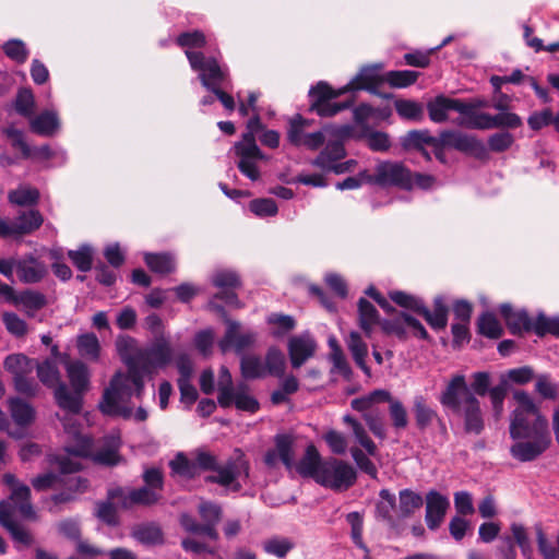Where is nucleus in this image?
<instances>
[{"label":"nucleus","instance_id":"5fc2aeb1","mask_svg":"<svg viewBox=\"0 0 559 559\" xmlns=\"http://www.w3.org/2000/svg\"><path fill=\"white\" fill-rule=\"evenodd\" d=\"M477 332L489 338H499L503 330L495 317L490 312L483 313L477 320Z\"/></svg>","mask_w":559,"mask_h":559},{"label":"nucleus","instance_id":"ea45409f","mask_svg":"<svg viewBox=\"0 0 559 559\" xmlns=\"http://www.w3.org/2000/svg\"><path fill=\"white\" fill-rule=\"evenodd\" d=\"M399 501L397 518L401 520L412 516L424 503L423 497L411 489L401 490Z\"/></svg>","mask_w":559,"mask_h":559},{"label":"nucleus","instance_id":"5701e85b","mask_svg":"<svg viewBox=\"0 0 559 559\" xmlns=\"http://www.w3.org/2000/svg\"><path fill=\"white\" fill-rule=\"evenodd\" d=\"M500 313L506 321L509 331L513 335H520L523 332H531L533 320L524 310H514L510 305H502Z\"/></svg>","mask_w":559,"mask_h":559},{"label":"nucleus","instance_id":"7ed1b4c3","mask_svg":"<svg viewBox=\"0 0 559 559\" xmlns=\"http://www.w3.org/2000/svg\"><path fill=\"white\" fill-rule=\"evenodd\" d=\"M516 407L511 414L509 432L512 439H523L535 435L536 428L549 432L548 421L540 414L532 396L524 390L513 392Z\"/></svg>","mask_w":559,"mask_h":559},{"label":"nucleus","instance_id":"2eb2a0df","mask_svg":"<svg viewBox=\"0 0 559 559\" xmlns=\"http://www.w3.org/2000/svg\"><path fill=\"white\" fill-rule=\"evenodd\" d=\"M468 396L475 395L468 389L465 377L463 374H455L441 392L439 402L445 408L460 413L464 405H466Z\"/></svg>","mask_w":559,"mask_h":559},{"label":"nucleus","instance_id":"4d7b16f0","mask_svg":"<svg viewBox=\"0 0 559 559\" xmlns=\"http://www.w3.org/2000/svg\"><path fill=\"white\" fill-rule=\"evenodd\" d=\"M263 550L273 555L277 558H285L287 554L295 547V544L292 539L287 537H272L263 542Z\"/></svg>","mask_w":559,"mask_h":559},{"label":"nucleus","instance_id":"e433bc0d","mask_svg":"<svg viewBox=\"0 0 559 559\" xmlns=\"http://www.w3.org/2000/svg\"><path fill=\"white\" fill-rule=\"evenodd\" d=\"M199 78L202 85L212 92L223 86L227 75L216 60L207 59V63L200 72Z\"/></svg>","mask_w":559,"mask_h":559},{"label":"nucleus","instance_id":"a878e982","mask_svg":"<svg viewBox=\"0 0 559 559\" xmlns=\"http://www.w3.org/2000/svg\"><path fill=\"white\" fill-rule=\"evenodd\" d=\"M380 500L376 504L377 519L385 522L391 527H395L401 519L397 518L396 499L388 489L379 492Z\"/></svg>","mask_w":559,"mask_h":559},{"label":"nucleus","instance_id":"774afa93","mask_svg":"<svg viewBox=\"0 0 559 559\" xmlns=\"http://www.w3.org/2000/svg\"><path fill=\"white\" fill-rule=\"evenodd\" d=\"M361 417L374 437L381 440L386 438L384 417L378 408L361 415Z\"/></svg>","mask_w":559,"mask_h":559},{"label":"nucleus","instance_id":"603ef678","mask_svg":"<svg viewBox=\"0 0 559 559\" xmlns=\"http://www.w3.org/2000/svg\"><path fill=\"white\" fill-rule=\"evenodd\" d=\"M79 354L90 360H97L99 357L100 345L94 333L82 334L78 337Z\"/></svg>","mask_w":559,"mask_h":559},{"label":"nucleus","instance_id":"338daca9","mask_svg":"<svg viewBox=\"0 0 559 559\" xmlns=\"http://www.w3.org/2000/svg\"><path fill=\"white\" fill-rule=\"evenodd\" d=\"M394 105L400 117L415 121L423 119L424 109L419 103L408 99H400L396 100Z\"/></svg>","mask_w":559,"mask_h":559},{"label":"nucleus","instance_id":"de8ad7c7","mask_svg":"<svg viewBox=\"0 0 559 559\" xmlns=\"http://www.w3.org/2000/svg\"><path fill=\"white\" fill-rule=\"evenodd\" d=\"M40 194L36 188L21 186L8 193V200L11 204L17 206H33L39 201Z\"/></svg>","mask_w":559,"mask_h":559},{"label":"nucleus","instance_id":"4c0bfd02","mask_svg":"<svg viewBox=\"0 0 559 559\" xmlns=\"http://www.w3.org/2000/svg\"><path fill=\"white\" fill-rule=\"evenodd\" d=\"M116 348L128 369H135L136 357L141 349L138 347L136 340L129 335H120L116 340Z\"/></svg>","mask_w":559,"mask_h":559},{"label":"nucleus","instance_id":"1a4fd4ad","mask_svg":"<svg viewBox=\"0 0 559 559\" xmlns=\"http://www.w3.org/2000/svg\"><path fill=\"white\" fill-rule=\"evenodd\" d=\"M171 359L173 348L170 342L164 334H160L155 336L147 347L140 349L135 369L152 373L156 369L167 366Z\"/></svg>","mask_w":559,"mask_h":559},{"label":"nucleus","instance_id":"e2e57ef3","mask_svg":"<svg viewBox=\"0 0 559 559\" xmlns=\"http://www.w3.org/2000/svg\"><path fill=\"white\" fill-rule=\"evenodd\" d=\"M532 331L539 337L550 334L555 337H559V318H548L540 313L533 321Z\"/></svg>","mask_w":559,"mask_h":559},{"label":"nucleus","instance_id":"0eeeda50","mask_svg":"<svg viewBox=\"0 0 559 559\" xmlns=\"http://www.w3.org/2000/svg\"><path fill=\"white\" fill-rule=\"evenodd\" d=\"M357 479L355 468L347 462L329 457L323 460L317 483L336 491L347 490Z\"/></svg>","mask_w":559,"mask_h":559},{"label":"nucleus","instance_id":"37998d69","mask_svg":"<svg viewBox=\"0 0 559 559\" xmlns=\"http://www.w3.org/2000/svg\"><path fill=\"white\" fill-rule=\"evenodd\" d=\"M274 443L280 461H282L286 468L290 469L294 465L295 437L289 433H278L274 437Z\"/></svg>","mask_w":559,"mask_h":559},{"label":"nucleus","instance_id":"6ab92c4d","mask_svg":"<svg viewBox=\"0 0 559 559\" xmlns=\"http://www.w3.org/2000/svg\"><path fill=\"white\" fill-rule=\"evenodd\" d=\"M227 329L224 337L219 342V347L223 352H226L230 347H234L236 352H242L250 347L255 342V333L248 331L241 333L239 331L240 324L237 321L227 319Z\"/></svg>","mask_w":559,"mask_h":559},{"label":"nucleus","instance_id":"bf43d9fd","mask_svg":"<svg viewBox=\"0 0 559 559\" xmlns=\"http://www.w3.org/2000/svg\"><path fill=\"white\" fill-rule=\"evenodd\" d=\"M131 499L129 501L132 502V507H152L159 502L162 499V493L156 492L150 487H140L131 489Z\"/></svg>","mask_w":559,"mask_h":559},{"label":"nucleus","instance_id":"393cba45","mask_svg":"<svg viewBox=\"0 0 559 559\" xmlns=\"http://www.w3.org/2000/svg\"><path fill=\"white\" fill-rule=\"evenodd\" d=\"M449 308L442 296L433 299V309L429 310L425 305L420 307L417 314L421 316L431 329L436 331L444 330L448 324Z\"/></svg>","mask_w":559,"mask_h":559},{"label":"nucleus","instance_id":"8fccbe9b","mask_svg":"<svg viewBox=\"0 0 559 559\" xmlns=\"http://www.w3.org/2000/svg\"><path fill=\"white\" fill-rule=\"evenodd\" d=\"M71 386L74 391L86 392L88 389V371L81 361L71 362L67 368Z\"/></svg>","mask_w":559,"mask_h":559},{"label":"nucleus","instance_id":"f704fd0d","mask_svg":"<svg viewBox=\"0 0 559 559\" xmlns=\"http://www.w3.org/2000/svg\"><path fill=\"white\" fill-rule=\"evenodd\" d=\"M346 344L356 365L367 377H371V370L366 364L368 347L360 334L356 331H352L346 340Z\"/></svg>","mask_w":559,"mask_h":559},{"label":"nucleus","instance_id":"f03ea898","mask_svg":"<svg viewBox=\"0 0 559 559\" xmlns=\"http://www.w3.org/2000/svg\"><path fill=\"white\" fill-rule=\"evenodd\" d=\"M237 457L229 459L224 465H219L217 457L206 451H198L194 459L197 471H213L216 475L205 477L207 483L218 484L223 487L230 488L234 492L241 490L242 486L238 478L247 480L249 478L250 464L245 455L237 450Z\"/></svg>","mask_w":559,"mask_h":559},{"label":"nucleus","instance_id":"4be33fe9","mask_svg":"<svg viewBox=\"0 0 559 559\" xmlns=\"http://www.w3.org/2000/svg\"><path fill=\"white\" fill-rule=\"evenodd\" d=\"M463 109L460 114L463 116L457 120V124L467 129L474 130H489L491 129L492 115L487 112L476 111V105L462 100Z\"/></svg>","mask_w":559,"mask_h":559},{"label":"nucleus","instance_id":"39448f33","mask_svg":"<svg viewBox=\"0 0 559 559\" xmlns=\"http://www.w3.org/2000/svg\"><path fill=\"white\" fill-rule=\"evenodd\" d=\"M343 423L350 427L352 433L356 442L366 451L364 452L360 448L353 447L350 449V455L354 462L362 473L367 474L372 479H376L378 477V468L374 465V463L368 457V455L377 456V444L369 437L364 425L357 418L353 417L352 415H344Z\"/></svg>","mask_w":559,"mask_h":559},{"label":"nucleus","instance_id":"58836bf2","mask_svg":"<svg viewBox=\"0 0 559 559\" xmlns=\"http://www.w3.org/2000/svg\"><path fill=\"white\" fill-rule=\"evenodd\" d=\"M14 305L22 306L28 316H33V312L47 306V298L40 292L25 289L20 292L16 298H14Z\"/></svg>","mask_w":559,"mask_h":559},{"label":"nucleus","instance_id":"2f4dec72","mask_svg":"<svg viewBox=\"0 0 559 559\" xmlns=\"http://www.w3.org/2000/svg\"><path fill=\"white\" fill-rule=\"evenodd\" d=\"M322 460L320 453L314 444H309L306 448L305 454L296 465V471L302 477H310L317 480L321 471Z\"/></svg>","mask_w":559,"mask_h":559},{"label":"nucleus","instance_id":"72a5a7b5","mask_svg":"<svg viewBox=\"0 0 559 559\" xmlns=\"http://www.w3.org/2000/svg\"><path fill=\"white\" fill-rule=\"evenodd\" d=\"M379 312L376 307L366 298L358 300V324L367 337H371L372 329L380 325Z\"/></svg>","mask_w":559,"mask_h":559},{"label":"nucleus","instance_id":"79ce46f5","mask_svg":"<svg viewBox=\"0 0 559 559\" xmlns=\"http://www.w3.org/2000/svg\"><path fill=\"white\" fill-rule=\"evenodd\" d=\"M217 388V402L219 406L223 408L230 407L233 405L235 388L233 385L231 374L226 366L219 368Z\"/></svg>","mask_w":559,"mask_h":559},{"label":"nucleus","instance_id":"20e7f679","mask_svg":"<svg viewBox=\"0 0 559 559\" xmlns=\"http://www.w3.org/2000/svg\"><path fill=\"white\" fill-rule=\"evenodd\" d=\"M132 395V369H129L127 374L119 372L112 377L109 386L104 391L99 408L106 415L129 418L132 415V408L121 403Z\"/></svg>","mask_w":559,"mask_h":559},{"label":"nucleus","instance_id":"7c9ffc66","mask_svg":"<svg viewBox=\"0 0 559 559\" xmlns=\"http://www.w3.org/2000/svg\"><path fill=\"white\" fill-rule=\"evenodd\" d=\"M5 501H10L13 508V512L16 510L22 518H36L34 507L31 502V489L28 486H17L11 491L9 499Z\"/></svg>","mask_w":559,"mask_h":559},{"label":"nucleus","instance_id":"b1692460","mask_svg":"<svg viewBox=\"0 0 559 559\" xmlns=\"http://www.w3.org/2000/svg\"><path fill=\"white\" fill-rule=\"evenodd\" d=\"M462 100L457 98H449L444 95H439L428 102L427 110L431 121L441 123L447 121L448 111L454 110L460 112L463 108Z\"/></svg>","mask_w":559,"mask_h":559},{"label":"nucleus","instance_id":"a211bd4d","mask_svg":"<svg viewBox=\"0 0 559 559\" xmlns=\"http://www.w3.org/2000/svg\"><path fill=\"white\" fill-rule=\"evenodd\" d=\"M48 274L44 261L33 254H26L16 260V275L24 284H37Z\"/></svg>","mask_w":559,"mask_h":559},{"label":"nucleus","instance_id":"a19ab883","mask_svg":"<svg viewBox=\"0 0 559 559\" xmlns=\"http://www.w3.org/2000/svg\"><path fill=\"white\" fill-rule=\"evenodd\" d=\"M144 261L152 272L160 275L170 274L176 270V260L173 254L167 252L146 253Z\"/></svg>","mask_w":559,"mask_h":559},{"label":"nucleus","instance_id":"680f3d73","mask_svg":"<svg viewBox=\"0 0 559 559\" xmlns=\"http://www.w3.org/2000/svg\"><path fill=\"white\" fill-rule=\"evenodd\" d=\"M514 136L508 131H501L496 132L491 135H489L487 140L486 150L491 151L493 153H503L511 148V146L514 144ZM489 157V154L487 153V158Z\"/></svg>","mask_w":559,"mask_h":559},{"label":"nucleus","instance_id":"412c9836","mask_svg":"<svg viewBox=\"0 0 559 559\" xmlns=\"http://www.w3.org/2000/svg\"><path fill=\"white\" fill-rule=\"evenodd\" d=\"M450 502L447 497L431 490L426 496V523L429 530H437L444 520Z\"/></svg>","mask_w":559,"mask_h":559},{"label":"nucleus","instance_id":"ddd939ff","mask_svg":"<svg viewBox=\"0 0 559 559\" xmlns=\"http://www.w3.org/2000/svg\"><path fill=\"white\" fill-rule=\"evenodd\" d=\"M413 170L403 162L379 160L378 179L381 188H397L404 191H412L411 178Z\"/></svg>","mask_w":559,"mask_h":559},{"label":"nucleus","instance_id":"9d476101","mask_svg":"<svg viewBox=\"0 0 559 559\" xmlns=\"http://www.w3.org/2000/svg\"><path fill=\"white\" fill-rule=\"evenodd\" d=\"M472 379L473 381L471 389L474 392L473 394L485 396L488 393L492 406L493 417L497 421L500 420L503 415V404L508 393L507 380H501L499 384L490 388V374L486 371H478L473 373Z\"/></svg>","mask_w":559,"mask_h":559},{"label":"nucleus","instance_id":"0e129e2a","mask_svg":"<svg viewBox=\"0 0 559 559\" xmlns=\"http://www.w3.org/2000/svg\"><path fill=\"white\" fill-rule=\"evenodd\" d=\"M419 73L411 70L389 71L384 75V81L392 87L403 88L414 84Z\"/></svg>","mask_w":559,"mask_h":559},{"label":"nucleus","instance_id":"c03bdc74","mask_svg":"<svg viewBox=\"0 0 559 559\" xmlns=\"http://www.w3.org/2000/svg\"><path fill=\"white\" fill-rule=\"evenodd\" d=\"M3 367L15 378L25 373H32L35 368V361L21 353L11 354L5 357Z\"/></svg>","mask_w":559,"mask_h":559},{"label":"nucleus","instance_id":"c9c22d12","mask_svg":"<svg viewBox=\"0 0 559 559\" xmlns=\"http://www.w3.org/2000/svg\"><path fill=\"white\" fill-rule=\"evenodd\" d=\"M9 411L14 423L20 427H27L35 420V409L20 397H12L8 402Z\"/></svg>","mask_w":559,"mask_h":559},{"label":"nucleus","instance_id":"f3484780","mask_svg":"<svg viewBox=\"0 0 559 559\" xmlns=\"http://www.w3.org/2000/svg\"><path fill=\"white\" fill-rule=\"evenodd\" d=\"M66 490L55 493L47 499V510L51 514L62 512V504L73 502L75 493L83 492L87 488V480L82 477H70L66 483Z\"/></svg>","mask_w":559,"mask_h":559},{"label":"nucleus","instance_id":"473e14b6","mask_svg":"<svg viewBox=\"0 0 559 559\" xmlns=\"http://www.w3.org/2000/svg\"><path fill=\"white\" fill-rule=\"evenodd\" d=\"M179 47H187L186 55L193 70L202 71L207 60L200 51L191 50V48H200L205 45V37H176Z\"/></svg>","mask_w":559,"mask_h":559},{"label":"nucleus","instance_id":"f8f14e48","mask_svg":"<svg viewBox=\"0 0 559 559\" xmlns=\"http://www.w3.org/2000/svg\"><path fill=\"white\" fill-rule=\"evenodd\" d=\"M535 435L523 439H513L510 454L520 462H532L539 457L551 444L550 432L536 428Z\"/></svg>","mask_w":559,"mask_h":559},{"label":"nucleus","instance_id":"dca6fc26","mask_svg":"<svg viewBox=\"0 0 559 559\" xmlns=\"http://www.w3.org/2000/svg\"><path fill=\"white\" fill-rule=\"evenodd\" d=\"M0 525L10 533L15 543L25 547L33 545L34 536L31 531L13 519L10 501H0Z\"/></svg>","mask_w":559,"mask_h":559},{"label":"nucleus","instance_id":"c85d7f7f","mask_svg":"<svg viewBox=\"0 0 559 559\" xmlns=\"http://www.w3.org/2000/svg\"><path fill=\"white\" fill-rule=\"evenodd\" d=\"M464 416L465 431L479 435L484 429V420L480 404L476 396H468L466 405L461 409Z\"/></svg>","mask_w":559,"mask_h":559},{"label":"nucleus","instance_id":"4468645a","mask_svg":"<svg viewBox=\"0 0 559 559\" xmlns=\"http://www.w3.org/2000/svg\"><path fill=\"white\" fill-rule=\"evenodd\" d=\"M311 122L300 115H296L289 121L287 139L295 146H305L308 150L316 151L325 142V136L321 131L307 133L306 130Z\"/></svg>","mask_w":559,"mask_h":559},{"label":"nucleus","instance_id":"052dcab7","mask_svg":"<svg viewBox=\"0 0 559 559\" xmlns=\"http://www.w3.org/2000/svg\"><path fill=\"white\" fill-rule=\"evenodd\" d=\"M239 159L237 162V167L239 171L248 177L252 181H257L260 178V170L257 166V162L264 159V154L260 153L259 155H236Z\"/></svg>","mask_w":559,"mask_h":559},{"label":"nucleus","instance_id":"3c124183","mask_svg":"<svg viewBox=\"0 0 559 559\" xmlns=\"http://www.w3.org/2000/svg\"><path fill=\"white\" fill-rule=\"evenodd\" d=\"M233 403L237 409L252 414L258 412L260 408L258 400L248 394V385L243 382L239 383L234 390Z\"/></svg>","mask_w":559,"mask_h":559},{"label":"nucleus","instance_id":"aec40b11","mask_svg":"<svg viewBox=\"0 0 559 559\" xmlns=\"http://www.w3.org/2000/svg\"><path fill=\"white\" fill-rule=\"evenodd\" d=\"M317 349L316 341L309 334L290 337L288 342V354L294 368L301 367L311 358Z\"/></svg>","mask_w":559,"mask_h":559},{"label":"nucleus","instance_id":"9b49d317","mask_svg":"<svg viewBox=\"0 0 559 559\" xmlns=\"http://www.w3.org/2000/svg\"><path fill=\"white\" fill-rule=\"evenodd\" d=\"M44 216L38 210H28L19 212L13 221L0 217V237L17 238L31 235L41 227Z\"/></svg>","mask_w":559,"mask_h":559},{"label":"nucleus","instance_id":"6e6d98bb","mask_svg":"<svg viewBox=\"0 0 559 559\" xmlns=\"http://www.w3.org/2000/svg\"><path fill=\"white\" fill-rule=\"evenodd\" d=\"M285 356L277 347L269 348L265 356L266 372L273 377L282 378L285 373Z\"/></svg>","mask_w":559,"mask_h":559},{"label":"nucleus","instance_id":"bb28decb","mask_svg":"<svg viewBox=\"0 0 559 559\" xmlns=\"http://www.w3.org/2000/svg\"><path fill=\"white\" fill-rule=\"evenodd\" d=\"M413 414L416 426L419 430H426L435 420H438L443 429L444 424L439 418L438 413L431 408L425 396L416 395L413 400Z\"/></svg>","mask_w":559,"mask_h":559},{"label":"nucleus","instance_id":"c756f323","mask_svg":"<svg viewBox=\"0 0 559 559\" xmlns=\"http://www.w3.org/2000/svg\"><path fill=\"white\" fill-rule=\"evenodd\" d=\"M82 392H70L64 383L57 385L55 390V399L57 405L70 414H80L83 406Z\"/></svg>","mask_w":559,"mask_h":559},{"label":"nucleus","instance_id":"6e6552de","mask_svg":"<svg viewBox=\"0 0 559 559\" xmlns=\"http://www.w3.org/2000/svg\"><path fill=\"white\" fill-rule=\"evenodd\" d=\"M119 441L114 438H106L104 444L95 452L92 450V440L90 438H83L79 444L67 445L66 450L68 453L81 457H91L94 463L104 466H116L122 457L119 454Z\"/></svg>","mask_w":559,"mask_h":559},{"label":"nucleus","instance_id":"864d4df0","mask_svg":"<svg viewBox=\"0 0 559 559\" xmlns=\"http://www.w3.org/2000/svg\"><path fill=\"white\" fill-rule=\"evenodd\" d=\"M93 248L88 245H82L78 250H69L68 258L73 265L81 272H88L93 265Z\"/></svg>","mask_w":559,"mask_h":559},{"label":"nucleus","instance_id":"f257e3e1","mask_svg":"<svg viewBox=\"0 0 559 559\" xmlns=\"http://www.w3.org/2000/svg\"><path fill=\"white\" fill-rule=\"evenodd\" d=\"M382 82L376 68L366 67L344 87L334 90L326 82L320 81L316 86H312L309 96L311 98L310 110L316 111L321 117H332L340 111L352 106V100L342 103L332 102L341 95L353 92L367 90H376Z\"/></svg>","mask_w":559,"mask_h":559},{"label":"nucleus","instance_id":"a18cd8bd","mask_svg":"<svg viewBox=\"0 0 559 559\" xmlns=\"http://www.w3.org/2000/svg\"><path fill=\"white\" fill-rule=\"evenodd\" d=\"M438 136H432L428 130H412L402 139L404 150H421L426 145L432 146L437 144Z\"/></svg>","mask_w":559,"mask_h":559},{"label":"nucleus","instance_id":"69168bd1","mask_svg":"<svg viewBox=\"0 0 559 559\" xmlns=\"http://www.w3.org/2000/svg\"><path fill=\"white\" fill-rule=\"evenodd\" d=\"M133 536L143 544L156 545L163 543V532L155 524H145L138 526Z\"/></svg>","mask_w":559,"mask_h":559},{"label":"nucleus","instance_id":"cd10ccee","mask_svg":"<svg viewBox=\"0 0 559 559\" xmlns=\"http://www.w3.org/2000/svg\"><path fill=\"white\" fill-rule=\"evenodd\" d=\"M346 156L344 144L340 140L329 141L325 147L313 159L312 165L326 171L332 165Z\"/></svg>","mask_w":559,"mask_h":559},{"label":"nucleus","instance_id":"13d9d810","mask_svg":"<svg viewBox=\"0 0 559 559\" xmlns=\"http://www.w3.org/2000/svg\"><path fill=\"white\" fill-rule=\"evenodd\" d=\"M241 376L245 379L262 378L265 373L262 360L255 355H245L240 360Z\"/></svg>","mask_w":559,"mask_h":559},{"label":"nucleus","instance_id":"423d86ee","mask_svg":"<svg viewBox=\"0 0 559 559\" xmlns=\"http://www.w3.org/2000/svg\"><path fill=\"white\" fill-rule=\"evenodd\" d=\"M436 158L445 164V147H452L459 152L469 154L477 159L485 160L487 158L486 145L475 135L465 134L460 131L447 130L442 131L438 136L437 144L431 146Z\"/></svg>","mask_w":559,"mask_h":559},{"label":"nucleus","instance_id":"49530a36","mask_svg":"<svg viewBox=\"0 0 559 559\" xmlns=\"http://www.w3.org/2000/svg\"><path fill=\"white\" fill-rule=\"evenodd\" d=\"M58 128V117L52 111H44L31 120L32 131L39 135H52Z\"/></svg>","mask_w":559,"mask_h":559},{"label":"nucleus","instance_id":"09e8293b","mask_svg":"<svg viewBox=\"0 0 559 559\" xmlns=\"http://www.w3.org/2000/svg\"><path fill=\"white\" fill-rule=\"evenodd\" d=\"M35 367L39 381L47 388H53L56 390L57 385L62 383L60 381V371L55 361L46 359L40 364L35 362Z\"/></svg>","mask_w":559,"mask_h":559}]
</instances>
